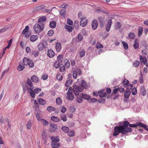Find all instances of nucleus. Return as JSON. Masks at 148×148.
Returning a JSON list of instances; mask_svg holds the SVG:
<instances>
[{"label": "nucleus", "instance_id": "nucleus-27", "mask_svg": "<svg viewBox=\"0 0 148 148\" xmlns=\"http://www.w3.org/2000/svg\"><path fill=\"white\" fill-rule=\"evenodd\" d=\"M57 58L58 62L62 64V62L63 60V56L61 55H60L58 56Z\"/></svg>", "mask_w": 148, "mask_h": 148}, {"label": "nucleus", "instance_id": "nucleus-49", "mask_svg": "<svg viewBox=\"0 0 148 148\" xmlns=\"http://www.w3.org/2000/svg\"><path fill=\"white\" fill-rule=\"evenodd\" d=\"M56 101L57 104L60 105L62 103V100L60 97H58L57 98Z\"/></svg>", "mask_w": 148, "mask_h": 148}, {"label": "nucleus", "instance_id": "nucleus-64", "mask_svg": "<svg viewBox=\"0 0 148 148\" xmlns=\"http://www.w3.org/2000/svg\"><path fill=\"white\" fill-rule=\"evenodd\" d=\"M78 39L79 41H82L83 39L82 36L81 34H78L77 35Z\"/></svg>", "mask_w": 148, "mask_h": 148}, {"label": "nucleus", "instance_id": "nucleus-12", "mask_svg": "<svg viewBox=\"0 0 148 148\" xmlns=\"http://www.w3.org/2000/svg\"><path fill=\"white\" fill-rule=\"evenodd\" d=\"M112 24V21L111 19H110L108 20V23L106 26V30L108 32L110 29Z\"/></svg>", "mask_w": 148, "mask_h": 148}, {"label": "nucleus", "instance_id": "nucleus-39", "mask_svg": "<svg viewBox=\"0 0 148 148\" xmlns=\"http://www.w3.org/2000/svg\"><path fill=\"white\" fill-rule=\"evenodd\" d=\"M140 59L141 62L144 63L147 61V59L145 57H143L141 55L140 56Z\"/></svg>", "mask_w": 148, "mask_h": 148}, {"label": "nucleus", "instance_id": "nucleus-54", "mask_svg": "<svg viewBox=\"0 0 148 148\" xmlns=\"http://www.w3.org/2000/svg\"><path fill=\"white\" fill-rule=\"evenodd\" d=\"M61 64V63L58 62H56L54 63V66L56 68V69H57L59 68V67L60 65Z\"/></svg>", "mask_w": 148, "mask_h": 148}, {"label": "nucleus", "instance_id": "nucleus-5", "mask_svg": "<svg viewBox=\"0 0 148 148\" xmlns=\"http://www.w3.org/2000/svg\"><path fill=\"white\" fill-rule=\"evenodd\" d=\"M123 87L126 88L127 90H130L132 88L133 85L129 84V81L126 79H124L123 82Z\"/></svg>", "mask_w": 148, "mask_h": 148}, {"label": "nucleus", "instance_id": "nucleus-17", "mask_svg": "<svg viewBox=\"0 0 148 148\" xmlns=\"http://www.w3.org/2000/svg\"><path fill=\"white\" fill-rule=\"evenodd\" d=\"M77 53L80 57H83L85 54V51L84 50L81 49L78 51Z\"/></svg>", "mask_w": 148, "mask_h": 148}, {"label": "nucleus", "instance_id": "nucleus-1", "mask_svg": "<svg viewBox=\"0 0 148 148\" xmlns=\"http://www.w3.org/2000/svg\"><path fill=\"white\" fill-rule=\"evenodd\" d=\"M129 124V122L126 121L124 122L122 124L121 123L119 126L115 127L113 135L114 136H117L119 133H121L122 134H125L127 133L131 132L132 129L128 127Z\"/></svg>", "mask_w": 148, "mask_h": 148}, {"label": "nucleus", "instance_id": "nucleus-46", "mask_svg": "<svg viewBox=\"0 0 148 148\" xmlns=\"http://www.w3.org/2000/svg\"><path fill=\"white\" fill-rule=\"evenodd\" d=\"M122 43L123 45L124 48L125 49H127L128 48V45L127 43L124 41H122Z\"/></svg>", "mask_w": 148, "mask_h": 148}, {"label": "nucleus", "instance_id": "nucleus-22", "mask_svg": "<svg viewBox=\"0 0 148 148\" xmlns=\"http://www.w3.org/2000/svg\"><path fill=\"white\" fill-rule=\"evenodd\" d=\"M51 121L55 122H58L60 121V119L58 117L55 116H52L51 118Z\"/></svg>", "mask_w": 148, "mask_h": 148}, {"label": "nucleus", "instance_id": "nucleus-41", "mask_svg": "<svg viewBox=\"0 0 148 148\" xmlns=\"http://www.w3.org/2000/svg\"><path fill=\"white\" fill-rule=\"evenodd\" d=\"M64 66L66 69H68L70 67V63L68 60H66L65 61Z\"/></svg>", "mask_w": 148, "mask_h": 148}, {"label": "nucleus", "instance_id": "nucleus-9", "mask_svg": "<svg viewBox=\"0 0 148 148\" xmlns=\"http://www.w3.org/2000/svg\"><path fill=\"white\" fill-rule=\"evenodd\" d=\"M66 98L69 101H72L74 98V95L71 92H67L66 93Z\"/></svg>", "mask_w": 148, "mask_h": 148}, {"label": "nucleus", "instance_id": "nucleus-50", "mask_svg": "<svg viewBox=\"0 0 148 148\" xmlns=\"http://www.w3.org/2000/svg\"><path fill=\"white\" fill-rule=\"evenodd\" d=\"M60 13L61 16L64 17L65 15V11L64 10H62L60 11Z\"/></svg>", "mask_w": 148, "mask_h": 148}, {"label": "nucleus", "instance_id": "nucleus-62", "mask_svg": "<svg viewBox=\"0 0 148 148\" xmlns=\"http://www.w3.org/2000/svg\"><path fill=\"white\" fill-rule=\"evenodd\" d=\"M36 117L37 118V120L39 121H40L42 119L41 118L40 116L38 114H37L36 115Z\"/></svg>", "mask_w": 148, "mask_h": 148}, {"label": "nucleus", "instance_id": "nucleus-38", "mask_svg": "<svg viewBox=\"0 0 148 148\" xmlns=\"http://www.w3.org/2000/svg\"><path fill=\"white\" fill-rule=\"evenodd\" d=\"M25 68L24 66L21 64H19L17 67V69L18 71H21L23 70Z\"/></svg>", "mask_w": 148, "mask_h": 148}, {"label": "nucleus", "instance_id": "nucleus-26", "mask_svg": "<svg viewBox=\"0 0 148 148\" xmlns=\"http://www.w3.org/2000/svg\"><path fill=\"white\" fill-rule=\"evenodd\" d=\"M60 118L64 122L67 121V117L65 114H60Z\"/></svg>", "mask_w": 148, "mask_h": 148}, {"label": "nucleus", "instance_id": "nucleus-36", "mask_svg": "<svg viewBox=\"0 0 148 148\" xmlns=\"http://www.w3.org/2000/svg\"><path fill=\"white\" fill-rule=\"evenodd\" d=\"M47 110L50 112L54 111L55 110L54 107L51 106H49L47 108Z\"/></svg>", "mask_w": 148, "mask_h": 148}, {"label": "nucleus", "instance_id": "nucleus-18", "mask_svg": "<svg viewBox=\"0 0 148 148\" xmlns=\"http://www.w3.org/2000/svg\"><path fill=\"white\" fill-rule=\"evenodd\" d=\"M38 36L37 35H32L31 36L30 38V41L32 42H35L38 38Z\"/></svg>", "mask_w": 148, "mask_h": 148}, {"label": "nucleus", "instance_id": "nucleus-56", "mask_svg": "<svg viewBox=\"0 0 148 148\" xmlns=\"http://www.w3.org/2000/svg\"><path fill=\"white\" fill-rule=\"evenodd\" d=\"M34 106H33L34 108H36L39 107V104L38 103L36 100L34 101Z\"/></svg>", "mask_w": 148, "mask_h": 148}, {"label": "nucleus", "instance_id": "nucleus-8", "mask_svg": "<svg viewBox=\"0 0 148 148\" xmlns=\"http://www.w3.org/2000/svg\"><path fill=\"white\" fill-rule=\"evenodd\" d=\"M78 74L79 76L82 74V71L80 69L74 70L73 71V77L74 79H76L77 78Z\"/></svg>", "mask_w": 148, "mask_h": 148}, {"label": "nucleus", "instance_id": "nucleus-21", "mask_svg": "<svg viewBox=\"0 0 148 148\" xmlns=\"http://www.w3.org/2000/svg\"><path fill=\"white\" fill-rule=\"evenodd\" d=\"M32 81L35 83H37L39 81V78L36 75H33L31 77Z\"/></svg>", "mask_w": 148, "mask_h": 148}, {"label": "nucleus", "instance_id": "nucleus-31", "mask_svg": "<svg viewBox=\"0 0 148 148\" xmlns=\"http://www.w3.org/2000/svg\"><path fill=\"white\" fill-rule=\"evenodd\" d=\"M73 82L71 79H69L66 81L65 83V85L67 87H69L72 83Z\"/></svg>", "mask_w": 148, "mask_h": 148}, {"label": "nucleus", "instance_id": "nucleus-60", "mask_svg": "<svg viewBox=\"0 0 148 148\" xmlns=\"http://www.w3.org/2000/svg\"><path fill=\"white\" fill-rule=\"evenodd\" d=\"M99 96L100 98L106 97V92H103L99 94Z\"/></svg>", "mask_w": 148, "mask_h": 148}, {"label": "nucleus", "instance_id": "nucleus-58", "mask_svg": "<svg viewBox=\"0 0 148 148\" xmlns=\"http://www.w3.org/2000/svg\"><path fill=\"white\" fill-rule=\"evenodd\" d=\"M32 54L35 57H37L38 56L39 53L38 51H33Z\"/></svg>", "mask_w": 148, "mask_h": 148}, {"label": "nucleus", "instance_id": "nucleus-11", "mask_svg": "<svg viewBox=\"0 0 148 148\" xmlns=\"http://www.w3.org/2000/svg\"><path fill=\"white\" fill-rule=\"evenodd\" d=\"M88 23V20L85 18H83L80 21V25L82 27H85Z\"/></svg>", "mask_w": 148, "mask_h": 148}, {"label": "nucleus", "instance_id": "nucleus-16", "mask_svg": "<svg viewBox=\"0 0 148 148\" xmlns=\"http://www.w3.org/2000/svg\"><path fill=\"white\" fill-rule=\"evenodd\" d=\"M98 25V23L97 21L96 20H94L92 24V27L93 29H96L97 28Z\"/></svg>", "mask_w": 148, "mask_h": 148}, {"label": "nucleus", "instance_id": "nucleus-33", "mask_svg": "<svg viewBox=\"0 0 148 148\" xmlns=\"http://www.w3.org/2000/svg\"><path fill=\"white\" fill-rule=\"evenodd\" d=\"M133 46L135 49H136L138 48L139 43L138 41L137 40H135Z\"/></svg>", "mask_w": 148, "mask_h": 148}, {"label": "nucleus", "instance_id": "nucleus-53", "mask_svg": "<svg viewBox=\"0 0 148 148\" xmlns=\"http://www.w3.org/2000/svg\"><path fill=\"white\" fill-rule=\"evenodd\" d=\"M137 92V91L136 88H133L132 91V95H136V94Z\"/></svg>", "mask_w": 148, "mask_h": 148}, {"label": "nucleus", "instance_id": "nucleus-2", "mask_svg": "<svg viewBox=\"0 0 148 148\" xmlns=\"http://www.w3.org/2000/svg\"><path fill=\"white\" fill-rule=\"evenodd\" d=\"M44 25L42 23H40L39 24H36L34 25L33 28L34 30L36 33H39L43 29Z\"/></svg>", "mask_w": 148, "mask_h": 148}, {"label": "nucleus", "instance_id": "nucleus-23", "mask_svg": "<svg viewBox=\"0 0 148 148\" xmlns=\"http://www.w3.org/2000/svg\"><path fill=\"white\" fill-rule=\"evenodd\" d=\"M38 101L41 105H44L46 103V101L42 98H39L38 99Z\"/></svg>", "mask_w": 148, "mask_h": 148}, {"label": "nucleus", "instance_id": "nucleus-24", "mask_svg": "<svg viewBox=\"0 0 148 148\" xmlns=\"http://www.w3.org/2000/svg\"><path fill=\"white\" fill-rule=\"evenodd\" d=\"M138 125L140 126L143 127L145 130L148 131V126L146 125L139 122Z\"/></svg>", "mask_w": 148, "mask_h": 148}, {"label": "nucleus", "instance_id": "nucleus-19", "mask_svg": "<svg viewBox=\"0 0 148 148\" xmlns=\"http://www.w3.org/2000/svg\"><path fill=\"white\" fill-rule=\"evenodd\" d=\"M62 47L61 44L59 42H57L56 45V48L57 52H59L61 49Z\"/></svg>", "mask_w": 148, "mask_h": 148}, {"label": "nucleus", "instance_id": "nucleus-20", "mask_svg": "<svg viewBox=\"0 0 148 148\" xmlns=\"http://www.w3.org/2000/svg\"><path fill=\"white\" fill-rule=\"evenodd\" d=\"M26 83L29 86V87H27V89H28V88L31 89L32 88H34V86L32 82L29 79H27Z\"/></svg>", "mask_w": 148, "mask_h": 148}, {"label": "nucleus", "instance_id": "nucleus-43", "mask_svg": "<svg viewBox=\"0 0 148 148\" xmlns=\"http://www.w3.org/2000/svg\"><path fill=\"white\" fill-rule=\"evenodd\" d=\"M45 48L43 47L41 43H39L38 45V49L40 51H42Z\"/></svg>", "mask_w": 148, "mask_h": 148}, {"label": "nucleus", "instance_id": "nucleus-61", "mask_svg": "<svg viewBox=\"0 0 148 148\" xmlns=\"http://www.w3.org/2000/svg\"><path fill=\"white\" fill-rule=\"evenodd\" d=\"M68 135L70 136H73L75 135V132L73 131H70L68 133Z\"/></svg>", "mask_w": 148, "mask_h": 148}, {"label": "nucleus", "instance_id": "nucleus-55", "mask_svg": "<svg viewBox=\"0 0 148 148\" xmlns=\"http://www.w3.org/2000/svg\"><path fill=\"white\" fill-rule=\"evenodd\" d=\"M60 72L62 73L63 74L64 73L65 69L64 66H62L60 68Z\"/></svg>", "mask_w": 148, "mask_h": 148}, {"label": "nucleus", "instance_id": "nucleus-57", "mask_svg": "<svg viewBox=\"0 0 148 148\" xmlns=\"http://www.w3.org/2000/svg\"><path fill=\"white\" fill-rule=\"evenodd\" d=\"M41 89L40 88H37L34 89V91L35 93L36 94H38L39 92L41 91Z\"/></svg>", "mask_w": 148, "mask_h": 148}, {"label": "nucleus", "instance_id": "nucleus-45", "mask_svg": "<svg viewBox=\"0 0 148 148\" xmlns=\"http://www.w3.org/2000/svg\"><path fill=\"white\" fill-rule=\"evenodd\" d=\"M121 27V24L120 23L117 22L115 24V28L116 29H120Z\"/></svg>", "mask_w": 148, "mask_h": 148}, {"label": "nucleus", "instance_id": "nucleus-48", "mask_svg": "<svg viewBox=\"0 0 148 148\" xmlns=\"http://www.w3.org/2000/svg\"><path fill=\"white\" fill-rule=\"evenodd\" d=\"M143 31V28L141 27H140L138 29V35L139 36H141Z\"/></svg>", "mask_w": 148, "mask_h": 148}, {"label": "nucleus", "instance_id": "nucleus-3", "mask_svg": "<svg viewBox=\"0 0 148 148\" xmlns=\"http://www.w3.org/2000/svg\"><path fill=\"white\" fill-rule=\"evenodd\" d=\"M73 90L74 93L75 95H78L80 92H82L84 89L82 88H79V87L75 84H73Z\"/></svg>", "mask_w": 148, "mask_h": 148}, {"label": "nucleus", "instance_id": "nucleus-7", "mask_svg": "<svg viewBox=\"0 0 148 148\" xmlns=\"http://www.w3.org/2000/svg\"><path fill=\"white\" fill-rule=\"evenodd\" d=\"M51 139L52 141L51 145L52 146L55 145V143H58L60 141L58 136L51 137Z\"/></svg>", "mask_w": 148, "mask_h": 148}, {"label": "nucleus", "instance_id": "nucleus-34", "mask_svg": "<svg viewBox=\"0 0 148 148\" xmlns=\"http://www.w3.org/2000/svg\"><path fill=\"white\" fill-rule=\"evenodd\" d=\"M140 64V62L139 61L136 60L134 61L133 62V66L135 67H138Z\"/></svg>", "mask_w": 148, "mask_h": 148}, {"label": "nucleus", "instance_id": "nucleus-6", "mask_svg": "<svg viewBox=\"0 0 148 148\" xmlns=\"http://www.w3.org/2000/svg\"><path fill=\"white\" fill-rule=\"evenodd\" d=\"M29 27L28 26H25V29H24L22 32V34L24 35L27 38H28L30 36V34L29 33Z\"/></svg>", "mask_w": 148, "mask_h": 148}, {"label": "nucleus", "instance_id": "nucleus-51", "mask_svg": "<svg viewBox=\"0 0 148 148\" xmlns=\"http://www.w3.org/2000/svg\"><path fill=\"white\" fill-rule=\"evenodd\" d=\"M54 33L52 29L49 30L48 33L47 34L49 36H51L53 35Z\"/></svg>", "mask_w": 148, "mask_h": 148}, {"label": "nucleus", "instance_id": "nucleus-13", "mask_svg": "<svg viewBox=\"0 0 148 148\" xmlns=\"http://www.w3.org/2000/svg\"><path fill=\"white\" fill-rule=\"evenodd\" d=\"M27 89V92L30 94V97L33 98H34L35 97V95L34 93V91L33 90V88H32L31 89L28 88Z\"/></svg>", "mask_w": 148, "mask_h": 148}, {"label": "nucleus", "instance_id": "nucleus-4", "mask_svg": "<svg viewBox=\"0 0 148 148\" xmlns=\"http://www.w3.org/2000/svg\"><path fill=\"white\" fill-rule=\"evenodd\" d=\"M23 62L25 65H28L31 68L34 67V65L33 62L31 60L26 58H24L23 60Z\"/></svg>", "mask_w": 148, "mask_h": 148}, {"label": "nucleus", "instance_id": "nucleus-63", "mask_svg": "<svg viewBox=\"0 0 148 148\" xmlns=\"http://www.w3.org/2000/svg\"><path fill=\"white\" fill-rule=\"evenodd\" d=\"M62 76L61 74H58L57 77V78L58 79L59 81L61 80L62 79Z\"/></svg>", "mask_w": 148, "mask_h": 148}, {"label": "nucleus", "instance_id": "nucleus-42", "mask_svg": "<svg viewBox=\"0 0 148 148\" xmlns=\"http://www.w3.org/2000/svg\"><path fill=\"white\" fill-rule=\"evenodd\" d=\"M140 92L142 95L144 96L146 94V91L144 87L141 88Z\"/></svg>", "mask_w": 148, "mask_h": 148}, {"label": "nucleus", "instance_id": "nucleus-15", "mask_svg": "<svg viewBox=\"0 0 148 148\" xmlns=\"http://www.w3.org/2000/svg\"><path fill=\"white\" fill-rule=\"evenodd\" d=\"M58 130V128L56 125L53 124L51 125V127L49 128V131L52 132H54L55 130Z\"/></svg>", "mask_w": 148, "mask_h": 148}, {"label": "nucleus", "instance_id": "nucleus-30", "mask_svg": "<svg viewBox=\"0 0 148 148\" xmlns=\"http://www.w3.org/2000/svg\"><path fill=\"white\" fill-rule=\"evenodd\" d=\"M82 95L83 98L84 99L89 100L90 99V97L88 95L83 93H82Z\"/></svg>", "mask_w": 148, "mask_h": 148}, {"label": "nucleus", "instance_id": "nucleus-44", "mask_svg": "<svg viewBox=\"0 0 148 148\" xmlns=\"http://www.w3.org/2000/svg\"><path fill=\"white\" fill-rule=\"evenodd\" d=\"M42 44V45L43 47L45 48H47L48 46V43L46 40H43L42 41V43H41Z\"/></svg>", "mask_w": 148, "mask_h": 148}, {"label": "nucleus", "instance_id": "nucleus-25", "mask_svg": "<svg viewBox=\"0 0 148 148\" xmlns=\"http://www.w3.org/2000/svg\"><path fill=\"white\" fill-rule=\"evenodd\" d=\"M26 126L27 129H31V127L32 126V122L31 120L28 121L27 123Z\"/></svg>", "mask_w": 148, "mask_h": 148}, {"label": "nucleus", "instance_id": "nucleus-52", "mask_svg": "<svg viewBox=\"0 0 148 148\" xmlns=\"http://www.w3.org/2000/svg\"><path fill=\"white\" fill-rule=\"evenodd\" d=\"M78 17L80 18L81 20L85 17L82 16V14L81 12H79L78 14Z\"/></svg>", "mask_w": 148, "mask_h": 148}, {"label": "nucleus", "instance_id": "nucleus-59", "mask_svg": "<svg viewBox=\"0 0 148 148\" xmlns=\"http://www.w3.org/2000/svg\"><path fill=\"white\" fill-rule=\"evenodd\" d=\"M40 121H42L43 123V124L44 125H46L48 124V122L45 120L42 119Z\"/></svg>", "mask_w": 148, "mask_h": 148}, {"label": "nucleus", "instance_id": "nucleus-10", "mask_svg": "<svg viewBox=\"0 0 148 148\" xmlns=\"http://www.w3.org/2000/svg\"><path fill=\"white\" fill-rule=\"evenodd\" d=\"M81 84H80L81 86L83 88L86 89L89 87V85L87 84L86 82L83 80L82 79L80 81Z\"/></svg>", "mask_w": 148, "mask_h": 148}, {"label": "nucleus", "instance_id": "nucleus-40", "mask_svg": "<svg viewBox=\"0 0 148 148\" xmlns=\"http://www.w3.org/2000/svg\"><path fill=\"white\" fill-rule=\"evenodd\" d=\"M65 28L69 32H71L72 31L73 28L71 26L66 25L65 26Z\"/></svg>", "mask_w": 148, "mask_h": 148}, {"label": "nucleus", "instance_id": "nucleus-35", "mask_svg": "<svg viewBox=\"0 0 148 148\" xmlns=\"http://www.w3.org/2000/svg\"><path fill=\"white\" fill-rule=\"evenodd\" d=\"M61 130L64 133H67L69 131V128L66 126H63L61 128Z\"/></svg>", "mask_w": 148, "mask_h": 148}, {"label": "nucleus", "instance_id": "nucleus-28", "mask_svg": "<svg viewBox=\"0 0 148 148\" xmlns=\"http://www.w3.org/2000/svg\"><path fill=\"white\" fill-rule=\"evenodd\" d=\"M46 18L45 16H43L39 18L38 22L40 23H42L46 20Z\"/></svg>", "mask_w": 148, "mask_h": 148}, {"label": "nucleus", "instance_id": "nucleus-29", "mask_svg": "<svg viewBox=\"0 0 148 148\" xmlns=\"http://www.w3.org/2000/svg\"><path fill=\"white\" fill-rule=\"evenodd\" d=\"M130 91L129 90H126L125 91L124 96L125 98H128L130 95Z\"/></svg>", "mask_w": 148, "mask_h": 148}, {"label": "nucleus", "instance_id": "nucleus-37", "mask_svg": "<svg viewBox=\"0 0 148 148\" xmlns=\"http://www.w3.org/2000/svg\"><path fill=\"white\" fill-rule=\"evenodd\" d=\"M56 25V22L54 21H52L49 23L50 27L51 28H55Z\"/></svg>", "mask_w": 148, "mask_h": 148}, {"label": "nucleus", "instance_id": "nucleus-47", "mask_svg": "<svg viewBox=\"0 0 148 148\" xmlns=\"http://www.w3.org/2000/svg\"><path fill=\"white\" fill-rule=\"evenodd\" d=\"M128 36L130 38L132 39H133L134 38L135 36L134 33L131 32L129 33Z\"/></svg>", "mask_w": 148, "mask_h": 148}, {"label": "nucleus", "instance_id": "nucleus-32", "mask_svg": "<svg viewBox=\"0 0 148 148\" xmlns=\"http://www.w3.org/2000/svg\"><path fill=\"white\" fill-rule=\"evenodd\" d=\"M82 97L80 96H77L76 98L77 102L79 103H81L83 101Z\"/></svg>", "mask_w": 148, "mask_h": 148}, {"label": "nucleus", "instance_id": "nucleus-14", "mask_svg": "<svg viewBox=\"0 0 148 148\" xmlns=\"http://www.w3.org/2000/svg\"><path fill=\"white\" fill-rule=\"evenodd\" d=\"M47 55L49 58H52L54 56L55 53L53 50L48 49V50Z\"/></svg>", "mask_w": 148, "mask_h": 148}]
</instances>
